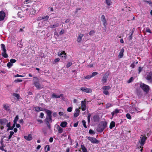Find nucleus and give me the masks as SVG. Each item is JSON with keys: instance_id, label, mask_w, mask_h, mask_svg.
Wrapping results in <instances>:
<instances>
[{"instance_id": "46", "label": "nucleus", "mask_w": 152, "mask_h": 152, "mask_svg": "<svg viewBox=\"0 0 152 152\" xmlns=\"http://www.w3.org/2000/svg\"><path fill=\"white\" fill-rule=\"evenodd\" d=\"M94 33L95 31L94 30H92L89 32V34L90 35H92Z\"/></svg>"}, {"instance_id": "28", "label": "nucleus", "mask_w": 152, "mask_h": 152, "mask_svg": "<svg viewBox=\"0 0 152 152\" xmlns=\"http://www.w3.org/2000/svg\"><path fill=\"white\" fill-rule=\"evenodd\" d=\"M105 1L106 3L108 6H110L112 4V2L111 1V0H106Z\"/></svg>"}, {"instance_id": "1", "label": "nucleus", "mask_w": 152, "mask_h": 152, "mask_svg": "<svg viewBox=\"0 0 152 152\" xmlns=\"http://www.w3.org/2000/svg\"><path fill=\"white\" fill-rule=\"evenodd\" d=\"M44 110L46 113L47 116L45 119V122L47 125H48V124L52 122V112L50 110L45 109Z\"/></svg>"}, {"instance_id": "6", "label": "nucleus", "mask_w": 152, "mask_h": 152, "mask_svg": "<svg viewBox=\"0 0 152 152\" xmlns=\"http://www.w3.org/2000/svg\"><path fill=\"white\" fill-rule=\"evenodd\" d=\"M102 88L103 89V93L106 95H108L109 93L108 91L110 89V87L109 86H104Z\"/></svg>"}, {"instance_id": "3", "label": "nucleus", "mask_w": 152, "mask_h": 152, "mask_svg": "<svg viewBox=\"0 0 152 152\" xmlns=\"http://www.w3.org/2000/svg\"><path fill=\"white\" fill-rule=\"evenodd\" d=\"M1 49L3 52L1 53L2 56L4 58H7L8 57L7 54L6 53L7 50L5 47V46L4 44H1Z\"/></svg>"}, {"instance_id": "11", "label": "nucleus", "mask_w": 152, "mask_h": 152, "mask_svg": "<svg viewBox=\"0 0 152 152\" xmlns=\"http://www.w3.org/2000/svg\"><path fill=\"white\" fill-rule=\"evenodd\" d=\"M5 16V13L3 11H0V21L3 20Z\"/></svg>"}, {"instance_id": "13", "label": "nucleus", "mask_w": 152, "mask_h": 152, "mask_svg": "<svg viewBox=\"0 0 152 152\" xmlns=\"http://www.w3.org/2000/svg\"><path fill=\"white\" fill-rule=\"evenodd\" d=\"M8 121L5 118L0 119V124L1 125H5Z\"/></svg>"}, {"instance_id": "45", "label": "nucleus", "mask_w": 152, "mask_h": 152, "mask_svg": "<svg viewBox=\"0 0 152 152\" xmlns=\"http://www.w3.org/2000/svg\"><path fill=\"white\" fill-rule=\"evenodd\" d=\"M91 75H87L85 77H84V78L89 79L91 78Z\"/></svg>"}, {"instance_id": "29", "label": "nucleus", "mask_w": 152, "mask_h": 152, "mask_svg": "<svg viewBox=\"0 0 152 152\" xmlns=\"http://www.w3.org/2000/svg\"><path fill=\"white\" fill-rule=\"evenodd\" d=\"M36 10L32 9L30 11V13L31 15H35L36 14Z\"/></svg>"}, {"instance_id": "8", "label": "nucleus", "mask_w": 152, "mask_h": 152, "mask_svg": "<svg viewBox=\"0 0 152 152\" xmlns=\"http://www.w3.org/2000/svg\"><path fill=\"white\" fill-rule=\"evenodd\" d=\"M88 139L92 143H98L99 141L97 140L95 138L92 137H88Z\"/></svg>"}, {"instance_id": "31", "label": "nucleus", "mask_w": 152, "mask_h": 152, "mask_svg": "<svg viewBox=\"0 0 152 152\" xmlns=\"http://www.w3.org/2000/svg\"><path fill=\"white\" fill-rule=\"evenodd\" d=\"M13 96L15 97L17 99H19L20 98L19 95L18 94L16 93H14L13 94Z\"/></svg>"}, {"instance_id": "36", "label": "nucleus", "mask_w": 152, "mask_h": 152, "mask_svg": "<svg viewBox=\"0 0 152 152\" xmlns=\"http://www.w3.org/2000/svg\"><path fill=\"white\" fill-rule=\"evenodd\" d=\"M82 123H83V125L84 127L85 128H86L87 126L86 125V121L85 120H83L82 121Z\"/></svg>"}, {"instance_id": "15", "label": "nucleus", "mask_w": 152, "mask_h": 152, "mask_svg": "<svg viewBox=\"0 0 152 152\" xmlns=\"http://www.w3.org/2000/svg\"><path fill=\"white\" fill-rule=\"evenodd\" d=\"M84 35L83 34H79L77 37V41L78 43H80L81 41L82 38Z\"/></svg>"}, {"instance_id": "43", "label": "nucleus", "mask_w": 152, "mask_h": 152, "mask_svg": "<svg viewBox=\"0 0 152 152\" xmlns=\"http://www.w3.org/2000/svg\"><path fill=\"white\" fill-rule=\"evenodd\" d=\"M89 134H94L95 133L94 131L91 129L89 130Z\"/></svg>"}, {"instance_id": "22", "label": "nucleus", "mask_w": 152, "mask_h": 152, "mask_svg": "<svg viewBox=\"0 0 152 152\" xmlns=\"http://www.w3.org/2000/svg\"><path fill=\"white\" fill-rule=\"evenodd\" d=\"M67 124V123L66 121H64L61 122L60 124V126L62 127H65Z\"/></svg>"}, {"instance_id": "21", "label": "nucleus", "mask_w": 152, "mask_h": 152, "mask_svg": "<svg viewBox=\"0 0 152 152\" xmlns=\"http://www.w3.org/2000/svg\"><path fill=\"white\" fill-rule=\"evenodd\" d=\"M59 26V24L58 23H56L53 25H50L49 26L50 28H53L58 27Z\"/></svg>"}, {"instance_id": "20", "label": "nucleus", "mask_w": 152, "mask_h": 152, "mask_svg": "<svg viewBox=\"0 0 152 152\" xmlns=\"http://www.w3.org/2000/svg\"><path fill=\"white\" fill-rule=\"evenodd\" d=\"M124 49H123V48H122L120 52L119 53V54L118 56V57L119 58H121L123 57V55H124L123 53L124 52Z\"/></svg>"}, {"instance_id": "56", "label": "nucleus", "mask_w": 152, "mask_h": 152, "mask_svg": "<svg viewBox=\"0 0 152 152\" xmlns=\"http://www.w3.org/2000/svg\"><path fill=\"white\" fill-rule=\"evenodd\" d=\"M54 35L55 36H56L57 37H58L59 36V35L57 31H55L54 33Z\"/></svg>"}, {"instance_id": "52", "label": "nucleus", "mask_w": 152, "mask_h": 152, "mask_svg": "<svg viewBox=\"0 0 152 152\" xmlns=\"http://www.w3.org/2000/svg\"><path fill=\"white\" fill-rule=\"evenodd\" d=\"M8 107L7 105L5 104L4 105V108L5 110H7Z\"/></svg>"}, {"instance_id": "60", "label": "nucleus", "mask_w": 152, "mask_h": 152, "mask_svg": "<svg viewBox=\"0 0 152 152\" xmlns=\"http://www.w3.org/2000/svg\"><path fill=\"white\" fill-rule=\"evenodd\" d=\"M133 78L132 77H131L129 80L128 81V83H130L132 82V80Z\"/></svg>"}, {"instance_id": "59", "label": "nucleus", "mask_w": 152, "mask_h": 152, "mask_svg": "<svg viewBox=\"0 0 152 152\" xmlns=\"http://www.w3.org/2000/svg\"><path fill=\"white\" fill-rule=\"evenodd\" d=\"M58 114L60 115L61 116L63 115L64 113L62 112H59L58 113Z\"/></svg>"}, {"instance_id": "23", "label": "nucleus", "mask_w": 152, "mask_h": 152, "mask_svg": "<svg viewBox=\"0 0 152 152\" xmlns=\"http://www.w3.org/2000/svg\"><path fill=\"white\" fill-rule=\"evenodd\" d=\"M34 84L37 88L39 89L41 88V86L39 83L35 82L34 83Z\"/></svg>"}, {"instance_id": "63", "label": "nucleus", "mask_w": 152, "mask_h": 152, "mask_svg": "<svg viewBox=\"0 0 152 152\" xmlns=\"http://www.w3.org/2000/svg\"><path fill=\"white\" fill-rule=\"evenodd\" d=\"M78 125V122L75 123L74 124V126L75 127H76Z\"/></svg>"}, {"instance_id": "33", "label": "nucleus", "mask_w": 152, "mask_h": 152, "mask_svg": "<svg viewBox=\"0 0 152 152\" xmlns=\"http://www.w3.org/2000/svg\"><path fill=\"white\" fill-rule=\"evenodd\" d=\"M13 65V64H12L10 62H8L7 64V66L9 67V68H10Z\"/></svg>"}, {"instance_id": "50", "label": "nucleus", "mask_w": 152, "mask_h": 152, "mask_svg": "<svg viewBox=\"0 0 152 152\" xmlns=\"http://www.w3.org/2000/svg\"><path fill=\"white\" fill-rule=\"evenodd\" d=\"M44 116V114L43 113H40V115L39 116V117L41 118H43Z\"/></svg>"}, {"instance_id": "10", "label": "nucleus", "mask_w": 152, "mask_h": 152, "mask_svg": "<svg viewBox=\"0 0 152 152\" xmlns=\"http://www.w3.org/2000/svg\"><path fill=\"white\" fill-rule=\"evenodd\" d=\"M146 79L151 82L152 81V72H151L147 74Z\"/></svg>"}, {"instance_id": "55", "label": "nucleus", "mask_w": 152, "mask_h": 152, "mask_svg": "<svg viewBox=\"0 0 152 152\" xmlns=\"http://www.w3.org/2000/svg\"><path fill=\"white\" fill-rule=\"evenodd\" d=\"M132 34L133 33H132L129 36V38L130 40H131L132 38Z\"/></svg>"}, {"instance_id": "37", "label": "nucleus", "mask_w": 152, "mask_h": 152, "mask_svg": "<svg viewBox=\"0 0 152 152\" xmlns=\"http://www.w3.org/2000/svg\"><path fill=\"white\" fill-rule=\"evenodd\" d=\"M16 61V60L14 59H11L10 60V62L12 64Z\"/></svg>"}, {"instance_id": "19", "label": "nucleus", "mask_w": 152, "mask_h": 152, "mask_svg": "<svg viewBox=\"0 0 152 152\" xmlns=\"http://www.w3.org/2000/svg\"><path fill=\"white\" fill-rule=\"evenodd\" d=\"M24 138L27 140H31L32 139V137L31 134H29L28 135L24 136Z\"/></svg>"}, {"instance_id": "2", "label": "nucleus", "mask_w": 152, "mask_h": 152, "mask_svg": "<svg viewBox=\"0 0 152 152\" xmlns=\"http://www.w3.org/2000/svg\"><path fill=\"white\" fill-rule=\"evenodd\" d=\"M107 123L106 121H102L101 122L97 129V131L99 132H102L105 129L107 126Z\"/></svg>"}, {"instance_id": "25", "label": "nucleus", "mask_w": 152, "mask_h": 152, "mask_svg": "<svg viewBox=\"0 0 152 152\" xmlns=\"http://www.w3.org/2000/svg\"><path fill=\"white\" fill-rule=\"evenodd\" d=\"M119 110L116 109L112 113V116H114L115 114H117L119 112Z\"/></svg>"}, {"instance_id": "34", "label": "nucleus", "mask_w": 152, "mask_h": 152, "mask_svg": "<svg viewBox=\"0 0 152 152\" xmlns=\"http://www.w3.org/2000/svg\"><path fill=\"white\" fill-rule=\"evenodd\" d=\"M7 126L8 127V130H10V128H11L10 123V122L7 123Z\"/></svg>"}, {"instance_id": "4", "label": "nucleus", "mask_w": 152, "mask_h": 152, "mask_svg": "<svg viewBox=\"0 0 152 152\" xmlns=\"http://www.w3.org/2000/svg\"><path fill=\"white\" fill-rule=\"evenodd\" d=\"M140 87L145 92L147 93L149 89V86L144 83H141L140 85Z\"/></svg>"}, {"instance_id": "44", "label": "nucleus", "mask_w": 152, "mask_h": 152, "mask_svg": "<svg viewBox=\"0 0 152 152\" xmlns=\"http://www.w3.org/2000/svg\"><path fill=\"white\" fill-rule=\"evenodd\" d=\"M14 77H24L23 76V75H19L18 74L16 75H14Z\"/></svg>"}, {"instance_id": "54", "label": "nucleus", "mask_w": 152, "mask_h": 152, "mask_svg": "<svg viewBox=\"0 0 152 152\" xmlns=\"http://www.w3.org/2000/svg\"><path fill=\"white\" fill-rule=\"evenodd\" d=\"M53 115L54 117H56L57 115V113L56 112H54L53 113Z\"/></svg>"}, {"instance_id": "57", "label": "nucleus", "mask_w": 152, "mask_h": 152, "mask_svg": "<svg viewBox=\"0 0 152 152\" xmlns=\"http://www.w3.org/2000/svg\"><path fill=\"white\" fill-rule=\"evenodd\" d=\"M146 31L147 32H149V33H151V30L148 28H147L146 29Z\"/></svg>"}, {"instance_id": "14", "label": "nucleus", "mask_w": 152, "mask_h": 152, "mask_svg": "<svg viewBox=\"0 0 152 152\" xmlns=\"http://www.w3.org/2000/svg\"><path fill=\"white\" fill-rule=\"evenodd\" d=\"M58 55L59 56L62 57H65L66 56V53H65V51L59 52L58 53Z\"/></svg>"}, {"instance_id": "26", "label": "nucleus", "mask_w": 152, "mask_h": 152, "mask_svg": "<svg viewBox=\"0 0 152 152\" xmlns=\"http://www.w3.org/2000/svg\"><path fill=\"white\" fill-rule=\"evenodd\" d=\"M35 110L37 111H40L43 110V109L39 107H35Z\"/></svg>"}, {"instance_id": "35", "label": "nucleus", "mask_w": 152, "mask_h": 152, "mask_svg": "<svg viewBox=\"0 0 152 152\" xmlns=\"http://www.w3.org/2000/svg\"><path fill=\"white\" fill-rule=\"evenodd\" d=\"M98 73L96 72H93L91 76V77H93L95 76Z\"/></svg>"}, {"instance_id": "27", "label": "nucleus", "mask_w": 152, "mask_h": 152, "mask_svg": "<svg viewBox=\"0 0 152 152\" xmlns=\"http://www.w3.org/2000/svg\"><path fill=\"white\" fill-rule=\"evenodd\" d=\"M81 147L83 152H88L87 149L83 145H81Z\"/></svg>"}, {"instance_id": "51", "label": "nucleus", "mask_w": 152, "mask_h": 152, "mask_svg": "<svg viewBox=\"0 0 152 152\" xmlns=\"http://www.w3.org/2000/svg\"><path fill=\"white\" fill-rule=\"evenodd\" d=\"M135 66V64L134 63V62L131 64V65H130V67L131 68H133Z\"/></svg>"}, {"instance_id": "48", "label": "nucleus", "mask_w": 152, "mask_h": 152, "mask_svg": "<svg viewBox=\"0 0 152 152\" xmlns=\"http://www.w3.org/2000/svg\"><path fill=\"white\" fill-rule=\"evenodd\" d=\"M72 64V63L71 62L68 63L66 65V67L67 68H69V66H70Z\"/></svg>"}, {"instance_id": "61", "label": "nucleus", "mask_w": 152, "mask_h": 152, "mask_svg": "<svg viewBox=\"0 0 152 152\" xmlns=\"http://www.w3.org/2000/svg\"><path fill=\"white\" fill-rule=\"evenodd\" d=\"M60 60V59L59 58H57L55 60H54V61L55 62H58Z\"/></svg>"}, {"instance_id": "39", "label": "nucleus", "mask_w": 152, "mask_h": 152, "mask_svg": "<svg viewBox=\"0 0 152 152\" xmlns=\"http://www.w3.org/2000/svg\"><path fill=\"white\" fill-rule=\"evenodd\" d=\"M126 117L127 118L129 119H130L131 118V117L129 114L127 113L126 114Z\"/></svg>"}, {"instance_id": "12", "label": "nucleus", "mask_w": 152, "mask_h": 152, "mask_svg": "<svg viewBox=\"0 0 152 152\" xmlns=\"http://www.w3.org/2000/svg\"><path fill=\"white\" fill-rule=\"evenodd\" d=\"M101 19L103 23V25L104 26L106 27L107 24V21L105 16L104 15H102Z\"/></svg>"}, {"instance_id": "18", "label": "nucleus", "mask_w": 152, "mask_h": 152, "mask_svg": "<svg viewBox=\"0 0 152 152\" xmlns=\"http://www.w3.org/2000/svg\"><path fill=\"white\" fill-rule=\"evenodd\" d=\"M108 75H105L102 78V81L104 83H105L107 82V80L108 78Z\"/></svg>"}, {"instance_id": "47", "label": "nucleus", "mask_w": 152, "mask_h": 152, "mask_svg": "<svg viewBox=\"0 0 152 152\" xmlns=\"http://www.w3.org/2000/svg\"><path fill=\"white\" fill-rule=\"evenodd\" d=\"M15 82L17 83V82H21L22 81V80L20 79H18L17 80H15L14 81Z\"/></svg>"}, {"instance_id": "40", "label": "nucleus", "mask_w": 152, "mask_h": 152, "mask_svg": "<svg viewBox=\"0 0 152 152\" xmlns=\"http://www.w3.org/2000/svg\"><path fill=\"white\" fill-rule=\"evenodd\" d=\"M49 18V16L48 15H47L45 16L42 17V19H45L46 20H47Z\"/></svg>"}, {"instance_id": "16", "label": "nucleus", "mask_w": 152, "mask_h": 152, "mask_svg": "<svg viewBox=\"0 0 152 152\" xmlns=\"http://www.w3.org/2000/svg\"><path fill=\"white\" fill-rule=\"evenodd\" d=\"M52 96L53 98H58L61 97L63 96V94H61L60 95H57L55 93H53L52 95Z\"/></svg>"}, {"instance_id": "58", "label": "nucleus", "mask_w": 152, "mask_h": 152, "mask_svg": "<svg viewBox=\"0 0 152 152\" xmlns=\"http://www.w3.org/2000/svg\"><path fill=\"white\" fill-rule=\"evenodd\" d=\"M53 138L52 137H50L49 140V142H52L53 141Z\"/></svg>"}, {"instance_id": "32", "label": "nucleus", "mask_w": 152, "mask_h": 152, "mask_svg": "<svg viewBox=\"0 0 152 152\" xmlns=\"http://www.w3.org/2000/svg\"><path fill=\"white\" fill-rule=\"evenodd\" d=\"M18 119V115H17L15 118L14 120V124H17V122Z\"/></svg>"}, {"instance_id": "9", "label": "nucleus", "mask_w": 152, "mask_h": 152, "mask_svg": "<svg viewBox=\"0 0 152 152\" xmlns=\"http://www.w3.org/2000/svg\"><path fill=\"white\" fill-rule=\"evenodd\" d=\"M142 137H140L141 140L139 141L141 145L142 146L144 145L145 142L147 138L145 136H142Z\"/></svg>"}, {"instance_id": "41", "label": "nucleus", "mask_w": 152, "mask_h": 152, "mask_svg": "<svg viewBox=\"0 0 152 152\" xmlns=\"http://www.w3.org/2000/svg\"><path fill=\"white\" fill-rule=\"evenodd\" d=\"M111 106H112V104H111L109 103H107L106 104V107L107 108H108L109 107H110Z\"/></svg>"}, {"instance_id": "38", "label": "nucleus", "mask_w": 152, "mask_h": 152, "mask_svg": "<svg viewBox=\"0 0 152 152\" xmlns=\"http://www.w3.org/2000/svg\"><path fill=\"white\" fill-rule=\"evenodd\" d=\"M64 32V30L62 29V30H61V31H60L59 33V34L60 35H61L62 34H63Z\"/></svg>"}, {"instance_id": "62", "label": "nucleus", "mask_w": 152, "mask_h": 152, "mask_svg": "<svg viewBox=\"0 0 152 152\" xmlns=\"http://www.w3.org/2000/svg\"><path fill=\"white\" fill-rule=\"evenodd\" d=\"M90 117H91L90 115H88V122H90Z\"/></svg>"}, {"instance_id": "53", "label": "nucleus", "mask_w": 152, "mask_h": 152, "mask_svg": "<svg viewBox=\"0 0 152 152\" xmlns=\"http://www.w3.org/2000/svg\"><path fill=\"white\" fill-rule=\"evenodd\" d=\"M16 124H14V123L13 125L11 127V128H10V130H12L15 127V125Z\"/></svg>"}, {"instance_id": "5", "label": "nucleus", "mask_w": 152, "mask_h": 152, "mask_svg": "<svg viewBox=\"0 0 152 152\" xmlns=\"http://www.w3.org/2000/svg\"><path fill=\"white\" fill-rule=\"evenodd\" d=\"M81 107H80L79 109H81L83 111H84L86 109V99H85L84 101L81 102Z\"/></svg>"}, {"instance_id": "17", "label": "nucleus", "mask_w": 152, "mask_h": 152, "mask_svg": "<svg viewBox=\"0 0 152 152\" xmlns=\"http://www.w3.org/2000/svg\"><path fill=\"white\" fill-rule=\"evenodd\" d=\"M75 112L74 114V116L75 117H77L79 115L80 111L79 110V109L76 108L75 109Z\"/></svg>"}, {"instance_id": "24", "label": "nucleus", "mask_w": 152, "mask_h": 152, "mask_svg": "<svg viewBox=\"0 0 152 152\" xmlns=\"http://www.w3.org/2000/svg\"><path fill=\"white\" fill-rule=\"evenodd\" d=\"M115 126V123L114 121H112L110 124V128L112 129Z\"/></svg>"}, {"instance_id": "64", "label": "nucleus", "mask_w": 152, "mask_h": 152, "mask_svg": "<svg viewBox=\"0 0 152 152\" xmlns=\"http://www.w3.org/2000/svg\"><path fill=\"white\" fill-rule=\"evenodd\" d=\"M80 9H80V8H78L77 9H76V11H75V13H77V12L78 11V10H80Z\"/></svg>"}, {"instance_id": "30", "label": "nucleus", "mask_w": 152, "mask_h": 152, "mask_svg": "<svg viewBox=\"0 0 152 152\" xmlns=\"http://www.w3.org/2000/svg\"><path fill=\"white\" fill-rule=\"evenodd\" d=\"M58 129L59 133H61L63 132V129L60 127H58Z\"/></svg>"}, {"instance_id": "49", "label": "nucleus", "mask_w": 152, "mask_h": 152, "mask_svg": "<svg viewBox=\"0 0 152 152\" xmlns=\"http://www.w3.org/2000/svg\"><path fill=\"white\" fill-rule=\"evenodd\" d=\"M72 107H69L67 109V111L69 112H71L72 111Z\"/></svg>"}, {"instance_id": "42", "label": "nucleus", "mask_w": 152, "mask_h": 152, "mask_svg": "<svg viewBox=\"0 0 152 152\" xmlns=\"http://www.w3.org/2000/svg\"><path fill=\"white\" fill-rule=\"evenodd\" d=\"M143 69V67H139L138 68V73H140L141 72Z\"/></svg>"}, {"instance_id": "7", "label": "nucleus", "mask_w": 152, "mask_h": 152, "mask_svg": "<svg viewBox=\"0 0 152 152\" xmlns=\"http://www.w3.org/2000/svg\"><path fill=\"white\" fill-rule=\"evenodd\" d=\"M80 89L82 91L84 92L88 93H91L92 91V90L91 88H87L83 87H81Z\"/></svg>"}]
</instances>
